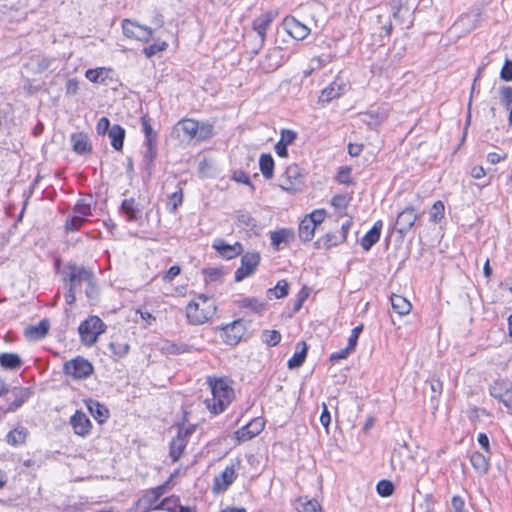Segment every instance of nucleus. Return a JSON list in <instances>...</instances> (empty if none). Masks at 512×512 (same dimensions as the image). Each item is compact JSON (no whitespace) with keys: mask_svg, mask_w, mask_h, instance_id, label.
Masks as SVG:
<instances>
[{"mask_svg":"<svg viewBox=\"0 0 512 512\" xmlns=\"http://www.w3.org/2000/svg\"><path fill=\"white\" fill-rule=\"evenodd\" d=\"M211 389L212 398L206 399L205 403L209 411L213 414L223 412L234 398V390L224 378L207 379Z\"/></svg>","mask_w":512,"mask_h":512,"instance_id":"1","label":"nucleus"},{"mask_svg":"<svg viewBox=\"0 0 512 512\" xmlns=\"http://www.w3.org/2000/svg\"><path fill=\"white\" fill-rule=\"evenodd\" d=\"M93 272L84 266H79L75 263H69L66 266V276L64 278L67 287L65 294V301L68 305L74 304L76 301V292L82 285L91 283Z\"/></svg>","mask_w":512,"mask_h":512,"instance_id":"2","label":"nucleus"},{"mask_svg":"<svg viewBox=\"0 0 512 512\" xmlns=\"http://www.w3.org/2000/svg\"><path fill=\"white\" fill-rule=\"evenodd\" d=\"M216 305L208 296L200 294L197 300L186 306V317L192 325H202L209 321L216 313Z\"/></svg>","mask_w":512,"mask_h":512,"instance_id":"3","label":"nucleus"},{"mask_svg":"<svg viewBox=\"0 0 512 512\" xmlns=\"http://www.w3.org/2000/svg\"><path fill=\"white\" fill-rule=\"evenodd\" d=\"M177 132H183L189 140L204 141L213 136V125L194 119H183L175 126Z\"/></svg>","mask_w":512,"mask_h":512,"instance_id":"4","label":"nucleus"},{"mask_svg":"<svg viewBox=\"0 0 512 512\" xmlns=\"http://www.w3.org/2000/svg\"><path fill=\"white\" fill-rule=\"evenodd\" d=\"M105 324L98 316H90L79 325L81 342L86 346L94 345L100 334L105 331Z\"/></svg>","mask_w":512,"mask_h":512,"instance_id":"5","label":"nucleus"},{"mask_svg":"<svg viewBox=\"0 0 512 512\" xmlns=\"http://www.w3.org/2000/svg\"><path fill=\"white\" fill-rule=\"evenodd\" d=\"M166 485L146 490L135 504V512H149L159 510V499L165 493Z\"/></svg>","mask_w":512,"mask_h":512,"instance_id":"6","label":"nucleus"},{"mask_svg":"<svg viewBox=\"0 0 512 512\" xmlns=\"http://www.w3.org/2000/svg\"><path fill=\"white\" fill-rule=\"evenodd\" d=\"M490 395L501 402L512 415V385L506 380L495 381L489 388Z\"/></svg>","mask_w":512,"mask_h":512,"instance_id":"7","label":"nucleus"},{"mask_svg":"<svg viewBox=\"0 0 512 512\" xmlns=\"http://www.w3.org/2000/svg\"><path fill=\"white\" fill-rule=\"evenodd\" d=\"M93 372L92 364L83 357H76L64 364V373L74 379H85Z\"/></svg>","mask_w":512,"mask_h":512,"instance_id":"8","label":"nucleus"},{"mask_svg":"<svg viewBox=\"0 0 512 512\" xmlns=\"http://www.w3.org/2000/svg\"><path fill=\"white\" fill-rule=\"evenodd\" d=\"M122 31L127 38L145 43L152 39L153 34L150 27L140 25L136 21H132L130 19H124L122 21Z\"/></svg>","mask_w":512,"mask_h":512,"instance_id":"9","label":"nucleus"},{"mask_svg":"<svg viewBox=\"0 0 512 512\" xmlns=\"http://www.w3.org/2000/svg\"><path fill=\"white\" fill-rule=\"evenodd\" d=\"M260 263V254L258 252H247L242 255L241 265L235 271V281L241 282L251 276L256 271Z\"/></svg>","mask_w":512,"mask_h":512,"instance_id":"10","label":"nucleus"},{"mask_svg":"<svg viewBox=\"0 0 512 512\" xmlns=\"http://www.w3.org/2000/svg\"><path fill=\"white\" fill-rule=\"evenodd\" d=\"M279 182V186L285 191L294 192L298 190L303 182L299 166L296 164L288 166L280 176Z\"/></svg>","mask_w":512,"mask_h":512,"instance_id":"11","label":"nucleus"},{"mask_svg":"<svg viewBox=\"0 0 512 512\" xmlns=\"http://www.w3.org/2000/svg\"><path fill=\"white\" fill-rule=\"evenodd\" d=\"M193 431L194 427L180 429L177 436L171 441L169 455L173 462L178 461L182 456L188 443V438L191 436Z\"/></svg>","mask_w":512,"mask_h":512,"instance_id":"12","label":"nucleus"},{"mask_svg":"<svg viewBox=\"0 0 512 512\" xmlns=\"http://www.w3.org/2000/svg\"><path fill=\"white\" fill-rule=\"evenodd\" d=\"M142 129L145 134V158L153 160L156 156L157 133L153 130L147 116L141 118Z\"/></svg>","mask_w":512,"mask_h":512,"instance_id":"13","label":"nucleus"},{"mask_svg":"<svg viewBox=\"0 0 512 512\" xmlns=\"http://www.w3.org/2000/svg\"><path fill=\"white\" fill-rule=\"evenodd\" d=\"M240 466V461L232 462L230 465L226 466L223 472L215 477L213 489L215 491H224L226 490L236 479L237 469Z\"/></svg>","mask_w":512,"mask_h":512,"instance_id":"14","label":"nucleus"},{"mask_svg":"<svg viewBox=\"0 0 512 512\" xmlns=\"http://www.w3.org/2000/svg\"><path fill=\"white\" fill-rule=\"evenodd\" d=\"M417 219L418 214L415 209L411 206L406 207L398 214L395 229L404 236L413 227Z\"/></svg>","mask_w":512,"mask_h":512,"instance_id":"15","label":"nucleus"},{"mask_svg":"<svg viewBox=\"0 0 512 512\" xmlns=\"http://www.w3.org/2000/svg\"><path fill=\"white\" fill-rule=\"evenodd\" d=\"M224 342L229 345H236L245 333V325L242 320H235L222 327Z\"/></svg>","mask_w":512,"mask_h":512,"instance_id":"16","label":"nucleus"},{"mask_svg":"<svg viewBox=\"0 0 512 512\" xmlns=\"http://www.w3.org/2000/svg\"><path fill=\"white\" fill-rule=\"evenodd\" d=\"M212 247L219 253V255L225 259H233L241 255L244 251L243 245L240 242L234 244H228L223 239H215Z\"/></svg>","mask_w":512,"mask_h":512,"instance_id":"17","label":"nucleus"},{"mask_svg":"<svg viewBox=\"0 0 512 512\" xmlns=\"http://www.w3.org/2000/svg\"><path fill=\"white\" fill-rule=\"evenodd\" d=\"M265 426V421L263 418H254L247 425L242 427L240 430L236 432L237 438L240 441H247L257 436L262 432Z\"/></svg>","mask_w":512,"mask_h":512,"instance_id":"18","label":"nucleus"},{"mask_svg":"<svg viewBox=\"0 0 512 512\" xmlns=\"http://www.w3.org/2000/svg\"><path fill=\"white\" fill-rule=\"evenodd\" d=\"M70 424L75 434L85 437L91 431L92 424L82 411L77 410L70 418Z\"/></svg>","mask_w":512,"mask_h":512,"instance_id":"19","label":"nucleus"},{"mask_svg":"<svg viewBox=\"0 0 512 512\" xmlns=\"http://www.w3.org/2000/svg\"><path fill=\"white\" fill-rule=\"evenodd\" d=\"M276 14L272 11L265 12L253 21V29L256 31L260 38V45L262 46L266 39V32L275 18Z\"/></svg>","mask_w":512,"mask_h":512,"instance_id":"20","label":"nucleus"},{"mask_svg":"<svg viewBox=\"0 0 512 512\" xmlns=\"http://www.w3.org/2000/svg\"><path fill=\"white\" fill-rule=\"evenodd\" d=\"M382 227L383 222L381 220L376 221L372 228L361 239V246L365 251H369L371 247L379 241Z\"/></svg>","mask_w":512,"mask_h":512,"instance_id":"21","label":"nucleus"},{"mask_svg":"<svg viewBox=\"0 0 512 512\" xmlns=\"http://www.w3.org/2000/svg\"><path fill=\"white\" fill-rule=\"evenodd\" d=\"M280 53L281 50L279 48L270 50L261 60L260 68L266 73L275 71L281 66Z\"/></svg>","mask_w":512,"mask_h":512,"instance_id":"22","label":"nucleus"},{"mask_svg":"<svg viewBox=\"0 0 512 512\" xmlns=\"http://www.w3.org/2000/svg\"><path fill=\"white\" fill-rule=\"evenodd\" d=\"M121 210L128 221H138L142 218V210L134 198L123 200Z\"/></svg>","mask_w":512,"mask_h":512,"instance_id":"23","label":"nucleus"},{"mask_svg":"<svg viewBox=\"0 0 512 512\" xmlns=\"http://www.w3.org/2000/svg\"><path fill=\"white\" fill-rule=\"evenodd\" d=\"M49 321L43 319L38 325L28 326L24 330V335L30 340H39L44 338L49 330Z\"/></svg>","mask_w":512,"mask_h":512,"instance_id":"24","label":"nucleus"},{"mask_svg":"<svg viewBox=\"0 0 512 512\" xmlns=\"http://www.w3.org/2000/svg\"><path fill=\"white\" fill-rule=\"evenodd\" d=\"M270 240L275 249L279 250L281 244H288L294 240V232L291 229L282 228L271 232Z\"/></svg>","mask_w":512,"mask_h":512,"instance_id":"25","label":"nucleus"},{"mask_svg":"<svg viewBox=\"0 0 512 512\" xmlns=\"http://www.w3.org/2000/svg\"><path fill=\"white\" fill-rule=\"evenodd\" d=\"M86 406L96 421L103 423L107 420L109 411L104 405L96 400L89 399L86 401Z\"/></svg>","mask_w":512,"mask_h":512,"instance_id":"26","label":"nucleus"},{"mask_svg":"<svg viewBox=\"0 0 512 512\" xmlns=\"http://www.w3.org/2000/svg\"><path fill=\"white\" fill-rule=\"evenodd\" d=\"M288 33L297 40H303L310 32V29L296 19L286 21Z\"/></svg>","mask_w":512,"mask_h":512,"instance_id":"27","label":"nucleus"},{"mask_svg":"<svg viewBox=\"0 0 512 512\" xmlns=\"http://www.w3.org/2000/svg\"><path fill=\"white\" fill-rule=\"evenodd\" d=\"M307 345L305 342H299L296 346V351L293 356L288 360L287 366L289 369H296L303 365L307 356Z\"/></svg>","mask_w":512,"mask_h":512,"instance_id":"28","label":"nucleus"},{"mask_svg":"<svg viewBox=\"0 0 512 512\" xmlns=\"http://www.w3.org/2000/svg\"><path fill=\"white\" fill-rule=\"evenodd\" d=\"M73 150L78 154H86L91 152L89 138L84 133H75L71 136Z\"/></svg>","mask_w":512,"mask_h":512,"instance_id":"29","label":"nucleus"},{"mask_svg":"<svg viewBox=\"0 0 512 512\" xmlns=\"http://www.w3.org/2000/svg\"><path fill=\"white\" fill-rule=\"evenodd\" d=\"M390 5L395 19L410 17L411 7L409 6V0H390Z\"/></svg>","mask_w":512,"mask_h":512,"instance_id":"30","label":"nucleus"},{"mask_svg":"<svg viewBox=\"0 0 512 512\" xmlns=\"http://www.w3.org/2000/svg\"><path fill=\"white\" fill-rule=\"evenodd\" d=\"M391 306L394 312L397 314L404 316L407 315L412 308L411 303L403 296L393 294L390 298Z\"/></svg>","mask_w":512,"mask_h":512,"instance_id":"31","label":"nucleus"},{"mask_svg":"<svg viewBox=\"0 0 512 512\" xmlns=\"http://www.w3.org/2000/svg\"><path fill=\"white\" fill-rule=\"evenodd\" d=\"M109 349L115 357L121 358L129 352V344L121 336H114L109 343Z\"/></svg>","mask_w":512,"mask_h":512,"instance_id":"32","label":"nucleus"},{"mask_svg":"<svg viewBox=\"0 0 512 512\" xmlns=\"http://www.w3.org/2000/svg\"><path fill=\"white\" fill-rule=\"evenodd\" d=\"M470 463L479 474H486L489 470L490 464L488 459L478 451L471 454Z\"/></svg>","mask_w":512,"mask_h":512,"instance_id":"33","label":"nucleus"},{"mask_svg":"<svg viewBox=\"0 0 512 512\" xmlns=\"http://www.w3.org/2000/svg\"><path fill=\"white\" fill-rule=\"evenodd\" d=\"M315 224L312 223L311 219H307L304 217V219L300 222L299 228H298V234L299 238L303 242H309L314 237V233L316 230Z\"/></svg>","mask_w":512,"mask_h":512,"instance_id":"34","label":"nucleus"},{"mask_svg":"<svg viewBox=\"0 0 512 512\" xmlns=\"http://www.w3.org/2000/svg\"><path fill=\"white\" fill-rule=\"evenodd\" d=\"M109 137L111 139L112 147L120 151L123 148L125 130L120 125H113L109 130Z\"/></svg>","mask_w":512,"mask_h":512,"instance_id":"35","label":"nucleus"},{"mask_svg":"<svg viewBox=\"0 0 512 512\" xmlns=\"http://www.w3.org/2000/svg\"><path fill=\"white\" fill-rule=\"evenodd\" d=\"M296 509L298 512H323L320 504L314 499H309L307 496L297 499Z\"/></svg>","mask_w":512,"mask_h":512,"instance_id":"36","label":"nucleus"},{"mask_svg":"<svg viewBox=\"0 0 512 512\" xmlns=\"http://www.w3.org/2000/svg\"><path fill=\"white\" fill-rule=\"evenodd\" d=\"M29 432L25 427H17L7 434V442L12 446H19L25 443Z\"/></svg>","mask_w":512,"mask_h":512,"instance_id":"37","label":"nucleus"},{"mask_svg":"<svg viewBox=\"0 0 512 512\" xmlns=\"http://www.w3.org/2000/svg\"><path fill=\"white\" fill-rule=\"evenodd\" d=\"M0 365L9 370H16L21 367L22 360L16 353L0 354Z\"/></svg>","mask_w":512,"mask_h":512,"instance_id":"38","label":"nucleus"},{"mask_svg":"<svg viewBox=\"0 0 512 512\" xmlns=\"http://www.w3.org/2000/svg\"><path fill=\"white\" fill-rule=\"evenodd\" d=\"M259 167L262 175L266 179H272L274 176V160L270 154H262L259 159Z\"/></svg>","mask_w":512,"mask_h":512,"instance_id":"39","label":"nucleus"},{"mask_svg":"<svg viewBox=\"0 0 512 512\" xmlns=\"http://www.w3.org/2000/svg\"><path fill=\"white\" fill-rule=\"evenodd\" d=\"M427 384H429L430 391H431V402L434 408H437L438 406V397L441 395L443 390V384L442 382L435 377H431L426 381Z\"/></svg>","mask_w":512,"mask_h":512,"instance_id":"40","label":"nucleus"},{"mask_svg":"<svg viewBox=\"0 0 512 512\" xmlns=\"http://www.w3.org/2000/svg\"><path fill=\"white\" fill-rule=\"evenodd\" d=\"M109 70L106 68L88 69L85 73L86 78L93 83H104L108 78Z\"/></svg>","mask_w":512,"mask_h":512,"instance_id":"41","label":"nucleus"},{"mask_svg":"<svg viewBox=\"0 0 512 512\" xmlns=\"http://www.w3.org/2000/svg\"><path fill=\"white\" fill-rule=\"evenodd\" d=\"M180 506L181 504L179 497L172 495L160 501L159 510H164L167 512H177Z\"/></svg>","mask_w":512,"mask_h":512,"instance_id":"42","label":"nucleus"},{"mask_svg":"<svg viewBox=\"0 0 512 512\" xmlns=\"http://www.w3.org/2000/svg\"><path fill=\"white\" fill-rule=\"evenodd\" d=\"M236 217L238 226H241L244 229L252 230L257 225V221L248 212L238 211Z\"/></svg>","mask_w":512,"mask_h":512,"instance_id":"43","label":"nucleus"},{"mask_svg":"<svg viewBox=\"0 0 512 512\" xmlns=\"http://www.w3.org/2000/svg\"><path fill=\"white\" fill-rule=\"evenodd\" d=\"M342 242L343 241L339 240V234L327 233L321 239L317 240L315 244L318 248L324 247L325 249H329V248L336 246Z\"/></svg>","mask_w":512,"mask_h":512,"instance_id":"44","label":"nucleus"},{"mask_svg":"<svg viewBox=\"0 0 512 512\" xmlns=\"http://www.w3.org/2000/svg\"><path fill=\"white\" fill-rule=\"evenodd\" d=\"M238 305L243 308H248L255 313H260L264 309L263 303L257 298H244L239 300Z\"/></svg>","mask_w":512,"mask_h":512,"instance_id":"45","label":"nucleus"},{"mask_svg":"<svg viewBox=\"0 0 512 512\" xmlns=\"http://www.w3.org/2000/svg\"><path fill=\"white\" fill-rule=\"evenodd\" d=\"M13 394L15 396V400L12 405L14 408H18L31 397L32 391L30 388L14 389Z\"/></svg>","mask_w":512,"mask_h":512,"instance_id":"46","label":"nucleus"},{"mask_svg":"<svg viewBox=\"0 0 512 512\" xmlns=\"http://www.w3.org/2000/svg\"><path fill=\"white\" fill-rule=\"evenodd\" d=\"M261 339L265 344L273 347L280 342L281 334L277 330H264Z\"/></svg>","mask_w":512,"mask_h":512,"instance_id":"47","label":"nucleus"},{"mask_svg":"<svg viewBox=\"0 0 512 512\" xmlns=\"http://www.w3.org/2000/svg\"><path fill=\"white\" fill-rule=\"evenodd\" d=\"M340 96V86L336 87V83L330 84L322 90L320 99L321 101L330 102L331 100Z\"/></svg>","mask_w":512,"mask_h":512,"instance_id":"48","label":"nucleus"},{"mask_svg":"<svg viewBox=\"0 0 512 512\" xmlns=\"http://www.w3.org/2000/svg\"><path fill=\"white\" fill-rule=\"evenodd\" d=\"M289 284L286 280H280L274 288L268 290V294H274L275 298H283L288 295Z\"/></svg>","mask_w":512,"mask_h":512,"instance_id":"49","label":"nucleus"},{"mask_svg":"<svg viewBox=\"0 0 512 512\" xmlns=\"http://www.w3.org/2000/svg\"><path fill=\"white\" fill-rule=\"evenodd\" d=\"M378 494L382 497H389L394 492V485L389 480H381L376 486Z\"/></svg>","mask_w":512,"mask_h":512,"instance_id":"50","label":"nucleus"},{"mask_svg":"<svg viewBox=\"0 0 512 512\" xmlns=\"http://www.w3.org/2000/svg\"><path fill=\"white\" fill-rule=\"evenodd\" d=\"M444 204L442 201H437L431 208L430 218L433 222L437 223L444 217Z\"/></svg>","mask_w":512,"mask_h":512,"instance_id":"51","label":"nucleus"},{"mask_svg":"<svg viewBox=\"0 0 512 512\" xmlns=\"http://www.w3.org/2000/svg\"><path fill=\"white\" fill-rule=\"evenodd\" d=\"M86 221V218L74 214L66 221V228L70 231H77L83 223Z\"/></svg>","mask_w":512,"mask_h":512,"instance_id":"52","label":"nucleus"},{"mask_svg":"<svg viewBox=\"0 0 512 512\" xmlns=\"http://www.w3.org/2000/svg\"><path fill=\"white\" fill-rule=\"evenodd\" d=\"M74 213L84 218L88 217L91 214L90 203H87L85 200L78 201L74 207Z\"/></svg>","mask_w":512,"mask_h":512,"instance_id":"53","label":"nucleus"},{"mask_svg":"<svg viewBox=\"0 0 512 512\" xmlns=\"http://www.w3.org/2000/svg\"><path fill=\"white\" fill-rule=\"evenodd\" d=\"M500 102L504 106H510L512 104V88L509 86L501 87L499 90Z\"/></svg>","mask_w":512,"mask_h":512,"instance_id":"54","label":"nucleus"},{"mask_svg":"<svg viewBox=\"0 0 512 512\" xmlns=\"http://www.w3.org/2000/svg\"><path fill=\"white\" fill-rule=\"evenodd\" d=\"M326 217V212L323 209H317L311 212L309 215L305 216L307 219H311L312 223L317 227L322 224Z\"/></svg>","mask_w":512,"mask_h":512,"instance_id":"55","label":"nucleus"},{"mask_svg":"<svg viewBox=\"0 0 512 512\" xmlns=\"http://www.w3.org/2000/svg\"><path fill=\"white\" fill-rule=\"evenodd\" d=\"M166 47H167L166 42L155 43L148 47H145L144 53L148 58H150V57L154 56L156 53L165 50Z\"/></svg>","mask_w":512,"mask_h":512,"instance_id":"56","label":"nucleus"},{"mask_svg":"<svg viewBox=\"0 0 512 512\" xmlns=\"http://www.w3.org/2000/svg\"><path fill=\"white\" fill-rule=\"evenodd\" d=\"M362 331H363V325H359L351 331V335L348 339V344H347L349 346V349H355V347L357 345L358 338Z\"/></svg>","mask_w":512,"mask_h":512,"instance_id":"57","label":"nucleus"},{"mask_svg":"<svg viewBox=\"0 0 512 512\" xmlns=\"http://www.w3.org/2000/svg\"><path fill=\"white\" fill-rule=\"evenodd\" d=\"M500 78L504 81H511L512 80V61L509 59H506L501 72H500Z\"/></svg>","mask_w":512,"mask_h":512,"instance_id":"58","label":"nucleus"},{"mask_svg":"<svg viewBox=\"0 0 512 512\" xmlns=\"http://www.w3.org/2000/svg\"><path fill=\"white\" fill-rule=\"evenodd\" d=\"M296 137H297V134L293 130L283 129L281 131V138L279 141L283 144L290 145L294 142Z\"/></svg>","mask_w":512,"mask_h":512,"instance_id":"59","label":"nucleus"},{"mask_svg":"<svg viewBox=\"0 0 512 512\" xmlns=\"http://www.w3.org/2000/svg\"><path fill=\"white\" fill-rule=\"evenodd\" d=\"M85 286V294L89 299H96L98 296V288L95 284L94 276L92 277L91 283H87Z\"/></svg>","mask_w":512,"mask_h":512,"instance_id":"60","label":"nucleus"},{"mask_svg":"<svg viewBox=\"0 0 512 512\" xmlns=\"http://www.w3.org/2000/svg\"><path fill=\"white\" fill-rule=\"evenodd\" d=\"M232 178H233L236 182H238V183H243V184H247V185H249V186L251 187V189H254L253 185H252V184H251V182H250V178H249V176H248L245 172H243V171H241V170H237V171H235V172L233 173Z\"/></svg>","mask_w":512,"mask_h":512,"instance_id":"61","label":"nucleus"},{"mask_svg":"<svg viewBox=\"0 0 512 512\" xmlns=\"http://www.w3.org/2000/svg\"><path fill=\"white\" fill-rule=\"evenodd\" d=\"M353 350L354 349H349V346L347 345L346 348L341 349L335 353H332L330 356V360L332 362H336L342 359H346Z\"/></svg>","mask_w":512,"mask_h":512,"instance_id":"62","label":"nucleus"},{"mask_svg":"<svg viewBox=\"0 0 512 512\" xmlns=\"http://www.w3.org/2000/svg\"><path fill=\"white\" fill-rule=\"evenodd\" d=\"M347 198L344 195H335L331 199V205L337 209H343L347 206Z\"/></svg>","mask_w":512,"mask_h":512,"instance_id":"63","label":"nucleus"},{"mask_svg":"<svg viewBox=\"0 0 512 512\" xmlns=\"http://www.w3.org/2000/svg\"><path fill=\"white\" fill-rule=\"evenodd\" d=\"M452 509L454 512H464L465 502L459 496H454L451 501Z\"/></svg>","mask_w":512,"mask_h":512,"instance_id":"64","label":"nucleus"}]
</instances>
